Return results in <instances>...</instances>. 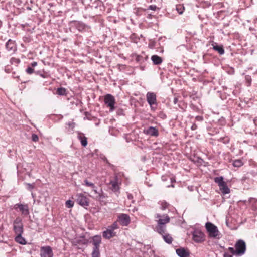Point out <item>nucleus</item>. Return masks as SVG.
<instances>
[{
	"mask_svg": "<svg viewBox=\"0 0 257 257\" xmlns=\"http://www.w3.org/2000/svg\"><path fill=\"white\" fill-rule=\"evenodd\" d=\"M157 222L156 231L160 234H164L166 231V225L170 221V218L167 214H157L155 216Z\"/></svg>",
	"mask_w": 257,
	"mask_h": 257,
	"instance_id": "obj_1",
	"label": "nucleus"
},
{
	"mask_svg": "<svg viewBox=\"0 0 257 257\" xmlns=\"http://www.w3.org/2000/svg\"><path fill=\"white\" fill-rule=\"evenodd\" d=\"M118 228V225L117 222H114L111 225L109 226L106 230L102 233L103 237L105 239H110L116 235L115 230Z\"/></svg>",
	"mask_w": 257,
	"mask_h": 257,
	"instance_id": "obj_2",
	"label": "nucleus"
},
{
	"mask_svg": "<svg viewBox=\"0 0 257 257\" xmlns=\"http://www.w3.org/2000/svg\"><path fill=\"white\" fill-rule=\"evenodd\" d=\"M214 182L218 184L222 194L225 195L230 193V189L228 187L226 183L223 180L222 176L215 178Z\"/></svg>",
	"mask_w": 257,
	"mask_h": 257,
	"instance_id": "obj_3",
	"label": "nucleus"
},
{
	"mask_svg": "<svg viewBox=\"0 0 257 257\" xmlns=\"http://www.w3.org/2000/svg\"><path fill=\"white\" fill-rule=\"evenodd\" d=\"M205 227L210 237L212 238H219V232L215 225L210 222H207L205 224Z\"/></svg>",
	"mask_w": 257,
	"mask_h": 257,
	"instance_id": "obj_4",
	"label": "nucleus"
},
{
	"mask_svg": "<svg viewBox=\"0 0 257 257\" xmlns=\"http://www.w3.org/2000/svg\"><path fill=\"white\" fill-rule=\"evenodd\" d=\"M104 102L106 106L109 108V111L112 112L115 109L114 104L115 99L113 96L108 94L104 96Z\"/></svg>",
	"mask_w": 257,
	"mask_h": 257,
	"instance_id": "obj_5",
	"label": "nucleus"
},
{
	"mask_svg": "<svg viewBox=\"0 0 257 257\" xmlns=\"http://www.w3.org/2000/svg\"><path fill=\"white\" fill-rule=\"evenodd\" d=\"M147 102L150 105L152 110H155L157 106L156 95L153 92H149L146 94Z\"/></svg>",
	"mask_w": 257,
	"mask_h": 257,
	"instance_id": "obj_6",
	"label": "nucleus"
},
{
	"mask_svg": "<svg viewBox=\"0 0 257 257\" xmlns=\"http://www.w3.org/2000/svg\"><path fill=\"white\" fill-rule=\"evenodd\" d=\"M235 247L236 250V256H240L244 254L246 250V245L243 240H238L236 243Z\"/></svg>",
	"mask_w": 257,
	"mask_h": 257,
	"instance_id": "obj_7",
	"label": "nucleus"
},
{
	"mask_svg": "<svg viewBox=\"0 0 257 257\" xmlns=\"http://www.w3.org/2000/svg\"><path fill=\"white\" fill-rule=\"evenodd\" d=\"M13 229L16 234H22L23 232V225L20 218H17L13 223Z\"/></svg>",
	"mask_w": 257,
	"mask_h": 257,
	"instance_id": "obj_8",
	"label": "nucleus"
},
{
	"mask_svg": "<svg viewBox=\"0 0 257 257\" xmlns=\"http://www.w3.org/2000/svg\"><path fill=\"white\" fill-rule=\"evenodd\" d=\"M192 238L197 243H201L204 240V233L199 229H195L192 233Z\"/></svg>",
	"mask_w": 257,
	"mask_h": 257,
	"instance_id": "obj_9",
	"label": "nucleus"
},
{
	"mask_svg": "<svg viewBox=\"0 0 257 257\" xmlns=\"http://www.w3.org/2000/svg\"><path fill=\"white\" fill-rule=\"evenodd\" d=\"M76 202L81 206L86 207L89 205V201L88 198L82 193H79L76 195Z\"/></svg>",
	"mask_w": 257,
	"mask_h": 257,
	"instance_id": "obj_10",
	"label": "nucleus"
},
{
	"mask_svg": "<svg viewBox=\"0 0 257 257\" xmlns=\"http://www.w3.org/2000/svg\"><path fill=\"white\" fill-rule=\"evenodd\" d=\"M41 257H53V253L51 247L49 246H43L40 250Z\"/></svg>",
	"mask_w": 257,
	"mask_h": 257,
	"instance_id": "obj_11",
	"label": "nucleus"
},
{
	"mask_svg": "<svg viewBox=\"0 0 257 257\" xmlns=\"http://www.w3.org/2000/svg\"><path fill=\"white\" fill-rule=\"evenodd\" d=\"M116 222H119L122 226H127L130 223V218L126 214H120L118 216Z\"/></svg>",
	"mask_w": 257,
	"mask_h": 257,
	"instance_id": "obj_12",
	"label": "nucleus"
},
{
	"mask_svg": "<svg viewBox=\"0 0 257 257\" xmlns=\"http://www.w3.org/2000/svg\"><path fill=\"white\" fill-rule=\"evenodd\" d=\"M143 132L145 134L151 137H158L159 136L158 130L153 126H150L147 128L144 129Z\"/></svg>",
	"mask_w": 257,
	"mask_h": 257,
	"instance_id": "obj_13",
	"label": "nucleus"
},
{
	"mask_svg": "<svg viewBox=\"0 0 257 257\" xmlns=\"http://www.w3.org/2000/svg\"><path fill=\"white\" fill-rule=\"evenodd\" d=\"M110 184L112 186V190L113 191L115 192L118 191L121 181L119 180L118 176L115 175L114 178L110 181Z\"/></svg>",
	"mask_w": 257,
	"mask_h": 257,
	"instance_id": "obj_14",
	"label": "nucleus"
},
{
	"mask_svg": "<svg viewBox=\"0 0 257 257\" xmlns=\"http://www.w3.org/2000/svg\"><path fill=\"white\" fill-rule=\"evenodd\" d=\"M7 50L12 53H14L17 50V46L15 41L9 39L6 44Z\"/></svg>",
	"mask_w": 257,
	"mask_h": 257,
	"instance_id": "obj_15",
	"label": "nucleus"
},
{
	"mask_svg": "<svg viewBox=\"0 0 257 257\" xmlns=\"http://www.w3.org/2000/svg\"><path fill=\"white\" fill-rule=\"evenodd\" d=\"M18 208H19L20 210L21 211L23 214L25 215L29 214V211L28 205L22 204H16L14 206V208L17 209Z\"/></svg>",
	"mask_w": 257,
	"mask_h": 257,
	"instance_id": "obj_16",
	"label": "nucleus"
},
{
	"mask_svg": "<svg viewBox=\"0 0 257 257\" xmlns=\"http://www.w3.org/2000/svg\"><path fill=\"white\" fill-rule=\"evenodd\" d=\"M91 242L93 245V248H99L101 243V237L100 235H95L92 237Z\"/></svg>",
	"mask_w": 257,
	"mask_h": 257,
	"instance_id": "obj_17",
	"label": "nucleus"
},
{
	"mask_svg": "<svg viewBox=\"0 0 257 257\" xmlns=\"http://www.w3.org/2000/svg\"><path fill=\"white\" fill-rule=\"evenodd\" d=\"M177 254L180 257H188L189 253L184 248H178L176 250Z\"/></svg>",
	"mask_w": 257,
	"mask_h": 257,
	"instance_id": "obj_18",
	"label": "nucleus"
},
{
	"mask_svg": "<svg viewBox=\"0 0 257 257\" xmlns=\"http://www.w3.org/2000/svg\"><path fill=\"white\" fill-rule=\"evenodd\" d=\"M212 45L213 49L217 51L219 54L222 55L224 53V50L222 45H218L217 43H213Z\"/></svg>",
	"mask_w": 257,
	"mask_h": 257,
	"instance_id": "obj_19",
	"label": "nucleus"
},
{
	"mask_svg": "<svg viewBox=\"0 0 257 257\" xmlns=\"http://www.w3.org/2000/svg\"><path fill=\"white\" fill-rule=\"evenodd\" d=\"M16 235V236L15 237V240L17 242L22 245H25L27 243L25 239L22 236V234L19 235V234H18Z\"/></svg>",
	"mask_w": 257,
	"mask_h": 257,
	"instance_id": "obj_20",
	"label": "nucleus"
},
{
	"mask_svg": "<svg viewBox=\"0 0 257 257\" xmlns=\"http://www.w3.org/2000/svg\"><path fill=\"white\" fill-rule=\"evenodd\" d=\"M78 139L81 141V145L85 147L87 145V138L84 136L82 133H79L78 135Z\"/></svg>",
	"mask_w": 257,
	"mask_h": 257,
	"instance_id": "obj_21",
	"label": "nucleus"
},
{
	"mask_svg": "<svg viewBox=\"0 0 257 257\" xmlns=\"http://www.w3.org/2000/svg\"><path fill=\"white\" fill-rule=\"evenodd\" d=\"M162 235L163 238L164 240L168 244H171L172 242L173 238L171 236L168 234L166 233V231H165L164 234H161Z\"/></svg>",
	"mask_w": 257,
	"mask_h": 257,
	"instance_id": "obj_22",
	"label": "nucleus"
},
{
	"mask_svg": "<svg viewBox=\"0 0 257 257\" xmlns=\"http://www.w3.org/2000/svg\"><path fill=\"white\" fill-rule=\"evenodd\" d=\"M151 60L153 61L154 64H160L162 62V59L161 57L158 56L157 55H154L152 56Z\"/></svg>",
	"mask_w": 257,
	"mask_h": 257,
	"instance_id": "obj_23",
	"label": "nucleus"
},
{
	"mask_svg": "<svg viewBox=\"0 0 257 257\" xmlns=\"http://www.w3.org/2000/svg\"><path fill=\"white\" fill-rule=\"evenodd\" d=\"M76 27L79 31H84L87 26L82 22H78L76 25Z\"/></svg>",
	"mask_w": 257,
	"mask_h": 257,
	"instance_id": "obj_24",
	"label": "nucleus"
},
{
	"mask_svg": "<svg viewBox=\"0 0 257 257\" xmlns=\"http://www.w3.org/2000/svg\"><path fill=\"white\" fill-rule=\"evenodd\" d=\"M176 9L179 14H182L185 10V8L183 5L179 4L176 5Z\"/></svg>",
	"mask_w": 257,
	"mask_h": 257,
	"instance_id": "obj_25",
	"label": "nucleus"
},
{
	"mask_svg": "<svg viewBox=\"0 0 257 257\" xmlns=\"http://www.w3.org/2000/svg\"><path fill=\"white\" fill-rule=\"evenodd\" d=\"M99 248H93V251L92 252V257H99Z\"/></svg>",
	"mask_w": 257,
	"mask_h": 257,
	"instance_id": "obj_26",
	"label": "nucleus"
},
{
	"mask_svg": "<svg viewBox=\"0 0 257 257\" xmlns=\"http://www.w3.org/2000/svg\"><path fill=\"white\" fill-rule=\"evenodd\" d=\"M233 165L236 167H239L243 165V162L240 160H236L234 161Z\"/></svg>",
	"mask_w": 257,
	"mask_h": 257,
	"instance_id": "obj_27",
	"label": "nucleus"
},
{
	"mask_svg": "<svg viewBox=\"0 0 257 257\" xmlns=\"http://www.w3.org/2000/svg\"><path fill=\"white\" fill-rule=\"evenodd\" d=\"M57 93L60 95H64L66 93V89L64 88H59L57 90Z\"/></svg>",
	"mask_w": 257,
	"mask_h": 257,
	"instance_id": "obj_28",
	"label": "nucleus"
},
{
	"mask_svg": "<svg viewBox=\"0 0 257 257\" xmlns=\"http://www.w3.org/2000/svg\"><path fill=\"white\" fill-rule=\"evenodd\" d=\"M155 45H156V42L155 40H152V39H151L149 40V44H148V47L150 49L154 48Z\"/></svg>",
	"mask_w": 257,
	"mask_h": 257,
	"instance_id": "obj_29",
	"label": "nucleus"
},
{
	"mask_svg": "<svg viewBox=\"0 0 257 257\" xmlns=\"http://www.w3.org/2000/svg\"><path fill=\"white\" fill-rule=\"evenodd\" d=\"M10 62L12 64H14V63H15V64H18V63H19L20 62V60L18 58L12 57L11 59Z\"/></svg>",
	"mask_w": 257,
	"mask_h": 257,
	"instance_id": "obj_30",
	"label": "nucleus"
},
{
	"mask_svg": "<svg viewBox=\"0 0 257 257\" xmlns=\"http://www.w3.org/2000/svg\"><path fill=\"white\" fill-rule=\"evenodd\" d=\"M84 184L86 186L91 187L93 188L95 187V185L93 183L89 182L87 180H84Z\"/></svg>",
	"mask_w": 257,
	"mask_h": 257,
	"instance_id": "obj_31",
	"label": "nucleus"
},
{
	"mask_svg": "<svg viewBox=\"0 0 257 257\" xmlns=\"http://www.w3.org/2000/svg\"><path fill=\"white\" fill-rule=\"evenodd\" d=\"M74 205V202L71 200H67L66 202V206L68 208H71Z\"/></svg>",
	"mask_w": 257,
	"mask_h": 257,
	"instance_id": "obj_32",
	"label": "nucleus"
},
{
	"mask_svg": "<svg viewBox=\"0 0 257 257\" xmlns=\"http://www.w3.org/2000/svg\"><path fill=\"white\" fill-rule=\"evenodd\" d=\"M228 250L233 255L236 256V250L233 247H230L228 248Z\"/></svg>",
	"mask_w": 257,
	"mask_h": 257,
	"instance_id": "obj_33",
	"label": "nucleus"
},
{
	"mask_svg": "<svg viewBox=\"0 0 257 257\" xmlns=\"http://www.w3.org/2000/svg\"><path fill=\"white\" fill-rule=\"evenodd\" d=\"M32 139L34 142H38L39 140L38 136L35 134H33L32 135Z\"/></svg>",
	"mask_w": 257,
	"mask_h": 257,
	"instance_id": "obj_34",
	"label": "nucleus"
},
{
	"mask_svg": "<svg viewBox=\"0 0 257 257\" xmlns=\"http://www.w3.org/2000/svg\"><path fill=\"white\" fill-rule=\"evenodd\" d=\"M245 80L246 81V82L247 83V86H250L251 82V77L249 76H246Z\"/></svg>",
	"mask_w": 257,
	"mask_h": 257,
	"instance_id": "obj_35",
	"label": "nucleus"
},
{
	"mask_svg": "<svg viewBox=\"0 0 257 257\" xmlns=\"http://www.w3.org/2000/svg\"><path fill=\"white\" fill-rule=\"evenodd\" d=\"M26 186H27V188L29 190H32L34 187V184H29V183H27Z\"/></svg>",
	"mask_w": 257,
	"mask_h": 257,
	"instance_id": "obj_36",
	"label": "nucleus"
},
{
	"mask_svg": "<svg viewBox=\"0 0 257 257\" xmlns=\"http://www.w3.org/2000/svg\"><path fill=\"white\" fill-rule=\"evenodd\" d=\"M26 71L27 73L31 74H32L34 71V69L32 67H28L26 70Z\"/></svg>",
	"mask_w": 257,
	"mask_h": 257,
	"instance_id": "obj_37",
	"label": "nucleus"
},
{
	"mask_svg": "<svg viewBox=\"0 0 257 257\" xmlns=\"http://www.w3.org/2000/svg\"><path fill=\"white\" fill-rule=\"evenodd\" d=\"M161 205H162V207H161L162 209L164 210L167 207L168 204L166 202H162Z\"/></svg>",
	"mask_w": 257,
	"mask_h": 257,
	"instance_id": "obj_38",
	"label": "nucleus"
},
{
	"mask_svg": "<svg viewBox=\"0 0 257 257\" xmlns=\"http://www.w3.org/2000/svg\"><path fill=\"white\" fill-rule=\"evenodd\" d=\"M149 9L155 11L157 9V7L156 5H150L149 7Z\"/></svg>",
	"mask_w": 257,
	"mask_h": 257,
	"instance_id": "obj_39",
	"label": "nucleus"
},
{
	"mask_svg": "<svg viewBox=\"0 0 257 257\" xmlns=\"http://www.w3.org/2000/svg\"><path fill=\"white\" fill-rule=\"evenodd\" d=\"M143 59V57L141 56H138L137 58V61L138 63H143L144 61H142L141 60Z\"/></svg>",
	"mask_w": 257,
	"mask_h": 257,
	"instance_id": "obj_40",
	"label": "nucleus"
},
{
	"mask_svg": "<svg viewBox=\"0 0 257 257\" xmlns=\"http://www.w3.org/2000/svg\"><path fill=\"white\" fill-rule=\"evenodd\" d=\"M67 125L69 126L72 129H73L74 127L75 124L73 122H69L67 123Z\"/></svg>",
	"mask_w": 257,
	"mask_h": 257,
	"instance_id": "obj_41",
	"label": "nucleus"
},
{
	"mask_svg": "<svg viewBox=\"0 0 257 257\" xmlns=\"http://www.w3.org/2000/svg\"><path fill=\"white\" fill-rule=\"evenodd\" d=\"M223 257H232V256L228 253L225 252L224 253Z\"/></svg>",
	"mask_w": 257,
	"mask_h": 257,
	"instance_id": "obj_42",
	"label": "nucleus"
},
{
	"mask_svg": "<svg viewBox=\"0 0 257 257\" xmlns=\"http://www.w3.org/2000/svg\"><path fill=\"white\" fill-rule=\"evenodd\" d=\"M133 195L131 194H127V198L130 200H132L133 199Z\"/></svg>",
	"mask_w": 257,
	"mask_h": 257,
	"instance_id": "obj_43",
	"label": "nucleus"
},
{
	"mask_svg": "<svg viewBox=\"0 0 257 257\" xmlns=\"http://www.w3.org/2000/svg\"><path fill=\"white\" fill-rule=\"evenodd\" d=\"M197 128V125L195 124H193L192 126H191V129L192 130H196Z\"/></svg>",
	"mask_w": 257,
	"mask_h": 257,
	"instance_id": "obj_44",
	"label": "nucleus"
},
{
	"mask_svg": "<svg viewBox=\"0 0 257 257\" xmlns=\"http://www.w3.org/2000/svg\"><path fill=\"white\" fill-rule=\"evenodd\" d=\"M173 102H174V104H176L177 103V102H178V99L177 98H176V97L174 98Z\"/></svg>",
	"mask_w": 257,
	"mask_h": 257,
	"instance_id": "obj_45",
	"label": "nucleus"
},
{
	"mask_svg": "<svg viewBox=\"0 0 257 257\" xmlns=\"http://www.w3.org/2000/svg\"><path fill=\"white\" fill-rule=\"evenodd\" d=\"M196 119H197V120H202L201 118L200 117H199V116H197V117H196Z\"/></svg>",
	"mask_w": 257,
	"mask_h": 257,
	"instance_id": "obj_46",
	"label": "nucleus"
},
{
	"mask_svg": "<svg viewBox=\"0 0 257 257\" xmlns=\"http://www.w3.org/2000/svg\"><path fill=\"white\" fill-rule=\"evenodd\" d=\"M41 76L43 77H45V76L43 74H41Z\"/></svg>",
	"mask_w": 257,
	"mask_h": 257,
	"instance_id": "obj_47",
	"label": "nucleus"
},
{
	"mask_svg": "<svg viewBox=\"0 0 257 257\" xmlns=\"http://www.w3.org/2000/svg\"><path fill=\"white\" fill-rule=\"evenodd\" d=\"M37 64L36 62H35L32 63H31V64H33V65H35V64Z\"/></svg>",
	"mask_w": 257,
	"mask_h": 257,
	"instance_id": "obj_48",
	"label": "nucleus"
},
{
	"mask_svg": "<svg viewBox=\"0 0 257 257\" xmlns=\"http://www.w3.org/2000/svg\"><path fill=\"white\" fill-rule=\"evenodd\" d=\"M148 57H146L145 58V59H148Z\"/></svg>",
	"mask_w": 257,
	"mask_h": 257,
	"instance_id": "obj_49",
	"label": "nucleus"
},
{
	"mask_svg": "<svg viewBox=\"0 0 257 257\" xmlns=\"http://www.w3.org/2000/svg\"><path fill=\"white\" fill-rule=\"evenodd\" d=\"M5 71H6L7 72H8L7 71V69H5Z\"/></svg>",
	"mask_w": 257,
	"mask_h": 257,
	"instance_id": "obj_50",
	"label": "nucleus"
}]
</instances>
